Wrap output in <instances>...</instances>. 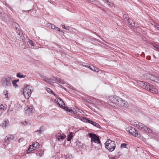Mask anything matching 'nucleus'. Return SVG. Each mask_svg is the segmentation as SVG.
<instances>
[{
	"label": "nucleus",
	"mask_w": 159,
	"mask_h": 159,
	"mask_svg": "<svg viewBox=\"0 0 159 159\" xmlns=\"http://www.w3.org/2000/svg\"><path fill=\"white\" fill-rule=\"evenodd\" d=\"M25 113L28 115H30V114L32 113L33 110V107L32 106L26 107L25 109Z\"/></svg>",
	"instance_id": "11"
},
{
	"label": "nucleus",
	"mask_w": 159,
	"mask_h": 159,
	"mask_svg": "<svg viewBox=\"0 0 159 159\" xmlns=\"http://www.w3.org/2000/svg\"><path fill=\"white\" fill-rule=\"evenodd\" d=\"M62 28H64L66 30H69L70 29V27L69 26L66 27L64 25H62Z\"/></svg>",
	"instance_id": "40"
},
{
	"label": "nucleus",
	"mask_w": 159,
	"mask_h": 159,
	"mask_svg": "<svg viewBox=\"0 0 159 159\" xmlns=\"http://www.w3.org/2000/svg\"><path fill=\"white\" fill-rule=\"evenodd\" d=\"M73 133L70 132V134L68 135L67 138V141H69L71 140L73 137Z\"/></svg>",
	"instance_id": "24"
},
{
	"label": "nucleus",
	"mask_w": 159,
	"mask_h": 159,
	"mask_svg": "<svg viewBox=\"0 0 159 159\" xmlns=\"http://www.w3.org/2000/svg\"><path fill=\"white\" fill-rule=\"evenodd\" d=\"M127 144L125 143H121L120 145V147L121 148H126Z\"/></svg>",
	"instance_id": "42"
},
{
	"label": "nucleus",
	"mask_w": 159,
	"mask_h": 159,
	"mask_svg": "<svg viewBox=\"0 0 159 159\" xmlns=\"http://www.w3.org/2000/svg\"><path fill=\"white\" fill-rule=\"evenodd\" d=\"M150 92L152 93H158V90L154 87L153 89L150 90Z\"/></svg>",
	"instance_id": "26"
},
{
	"label": "nucleus",
	"mask_w": 159,
	"mask_h": 159,
	"mask_svg": "<svg viewBox=\"0 0 159 159\" xmlns=\"http://www.w3.org/2000/svg\"><path fill=\"white\" fill-rule=\"evenodd\" d=\"M89 136L91 139V141L92 143L93 142H94L95 143H97L98 144L101 143L98 136L93 133H90L89 134Z\"/></svg>",
	"instance_id": "6"
},
{
	"label": "nucleus",
	"mask_w": 159,
	"mask_h": 159,
	"mask_svg": "<svg viewBox=\"0 0 159 159\" xmlns=\"http://www.w3.org/2000/svg\"><path fill=\"white\" fill-rule=\"evenodd\" d=\"M143 77L144 79L147 80H149L152 81L159 83V77L152 75L151 74L146 72L143 74Z\"/></svg>",
	"instance_id": "3"
},
{
	"label": "nucleus",
	"mask_w": 159,
	"mask_h": 159,
	"mask_svg": "<svg viewBox=\"0 0 159 159\" xmlns=\"http://www.w3.org/2000/svg\"><path fill=\"white\" fill-rule=\"evenodd\" d=\"M43 132V130L42 129V127H41L39 129L35 131V132H37V134H42Z\"/></svg>",
	"instance_id": "25"
},
{
	"label": "nucleus",
	"mask_w": 159,
	"mask_h": 159,
	"mask_svg": "<svg viewBox=\"0 0 159 159\" xmlns=\"http://www.w3.org/2000/svg\"><path fill=\"white\" fill-rule=\"evenodd\" d=\"M99 70V69L96 67H95L94 66V70H93V71L96 72H98Z\"/></svg>",
	"instance_id": "46"
},
{
	"label": "nucleus",
	"mask_w": 159,
	"mask_h": 159,
	"mask_svg": "<svg viewBox=\"0 0 159 159\" xmlns=\"http://www.w3.org/2000/svg\"><path fill=\"white\" fill-rule=\"evenodd\" d=\"M108 104L109 105H111V104H110V102H109V103H108Z\"/></svg>",
	"instance_id": "60"
},
{
	"label": "nucleus",
	"mask_w": 159,
	"mask_h": 159,
	"mask_svg": "<svg viewBox=\"0 0 159 159\" xmlns=\"http://www.w3.org/2000/svg\"><path fill=\"white\" fill-rule=\"evenodd\" d=\"M153 47L156 49L159 50V45L157 44H154L153 45Z\"/></svg>",
	"instance_id": "43"
},
{
	"label": "nucleus",
	"mask_w": 159,
	"mask_h": 159,
	"mask_svg": "<svg viewBox=\"0 0 159 159\" xmlns=\"http://www.w3.org/2000/svg\"><path fill=\"white\" fill-rule=\"evenodd\" d=\"M155 28H156L158 30H159V25H156L155 26Z\"/></svg>",
	"instance_id": "49"
},
{
	"label": "nucleus",
	"mask_w": 159,
	"mask_h": 159,
	"mask_svg": "<svg viewBox=\"0 0 159 159\" xmlns=\"http://www.w3.org/2000/svg\"><path fill=\"white\" fill-rule=\"evenodd\" d=\"M12 77L10 76L6 75L2 77L0 80L1 86L5 88L11 87Z\"/></svg>",
	"instance_id": "1"
},
{
	"label": "nucleus",
	"mask_w": 159,
	"mask_h": 159,
	"mask_svg": "<svg viewBox=\"0 0 159 159\" xmlns=\"http://www.w3.org/2000/svg\"><path fill=\"white\" fill-rule=\"evenodd\" d=\"M3 93L4 94L5 98H8V92L7 90H5L3 91Z\"/></svg>",
	"instance_id": "35"
},
{
	"label": "nucleus",
	"mask_w": 159,
	"mask_h": 159,
	"mask_svg": "<svg viewBox=\"0 0 159 159\" xmlns=\"http://www.w3.org/2000/svg\"><path fill=\"white\" fill-rule=\"evenodd\" d=\"M63 109L66 111H67L70 112L71 113V111H73V110L72 109H69L67 107H63Z\"/></svg>",
	"instance_id": "34"
},
{
	"label": "nucleus",
	"mask_w": 159,
	"mask_h": 159,
	"mask_svg": "<svg viewBox=\"0 0 159 159\" xmlns=\"http://www.w3.org/2000/svg\"><path fill=\"white\" fill-rule=\"evenodd\" d=\"M106 0H103V1L104 2H105Z\"/></svg>",
	"instance_id": "59"
},
{
	"label": "nucleus",
	"mask_w": 159,
	"mask_h": 159,
	"mask_svg": "<svg viewBox=\"0 0 159 159\" xmlns=\"http://www.w3.org/2000/svg\"><path fill=\"white\" fill-rule=\"evenodd\" d=\"M109 99L110 101V103H114L116 100L119 102L120 101H122V99L119 98L118 97H116V98L113 96H110L109 97Z\"/></svg>",
	"instance_id": "10"
},
{
	"label": "nucleus",
	"mask_w": 159,
	"mask_h": 159,
	"mask_svg": "<svg viewBox=\"0 0 159 159\" xmlns=\"http://www.w3.org/2000/svg\"><path fill=\"white\" fill-rule=\"evenodd\" d=\"M56 101L59 106L62 108L63 107V106L65 105V103L63 102V101L61 98H57L56 99Z\"/></svg>",
	"instance_id": "15"
},
{
	"label": "nucleus",
	"mask_w": 159,
	"mask_h": 159,
	"mask_svg": "<svg viewBox=\"0 0 159 159\" xmlns=\"http://www.w3.org/2000/svg\"><path fill=\"white\" fill-rule=\"evenodd\" d=\"M14 80V81H16V82L17 83V82L19 81V80L18 79L17 80Z\"/></svg>",
	"instance_id": "56"
},
{
	"label": "nucleus",
	"mask_w": 159,
	"mask_h": 159,
	"mask_svg": "<svg viewBox=\"0 0 159 159\" xmlns=\"http://www.w3.org/2000/svg\"><path fill=\"white\" fill-rule=\"evenodd\" d=\"M134 135L135 137L138 138L140 137V134L139 133H138V132L137 131L136 132H135V135Z\"/></svg>",
	"instance_id": "45"
},
{
	"label": "nucleus",
	"mask_w": 159,
	"mask_h": 159,
	"mask_svg": "<svg viewBox=\"0 0 159 159\" xmlns=\"http://www.w3.org/2000/svg\"><path fill=\"white\" fill-rule=\"evenodd\" d=\"M82 65L85 67H86L87 68H89L90 67V66L87 63H82Z\"/></svg>",
	"instance_id": "30"
},
{
	"label": "nucleus",
	"mask_w": 159,
	"mask_h": 159,
	"mask_svg": "<svg viewBox=\"0 0 159 159\" xmlns=\"http://www.w3.org/2000/svg\"><path fill=\"white\" fill-rule=\"evenodd\" d=\"M24 38V37L22 34L20 36H17L16 37L17 39L20 41L23 40Z\"/></svg>",
	"instance_id": "23"
},
{
	"label": "nucleus",
	"mask_w": 159,
	"mask_h": 159,
	"mask_svg": "<svg viewBox=\"0 0 159 159\" xmlns=\"http://www.w3.org/2000/svg\"><path fill=\"white\" fill-rule=\"evenodd\" d=\"M107 5L109 7H115V4L113 2L109 1Z\"/></svg>",
	"instance_id": "27"
},
{
	"label": "nucleus",
	"mask_w": 159,
	"mask_h": 159,
	"mask_svg": "<svg viewBox=\"0 0 159 159\" xmlns=\"http://www.w3.org/2000/svg\"><path fill=\"white\" fill-rule=\"evenodd\" d=\"M145 132H146L148 134H151L152 133V131L151 129L147 127V129H146Z\"/></svg>",
	"instance_id": "36"
},
{
	"label": "nucleus",
	"mask_w": 159,
	"mask_h": 159,
	"mask_svg": "<svg viewBox=\"0 0 159 159\" xmlns=\"http://www.w3.org/2000/svg\"><path fill=\"white\" fill-rule=\"evenodd\" d=\"M66 137V136L63 134L58 133L56 137L58 140L63 139Z\"/></svg>",
	"instance_id": "18"
},
{
	"label": "nucleus",
	"mask_w": 159,
	"mask_h": 159,
	"mask_svg": "<svg viewBox=\"0 0 159 159\" xmlns=\"http://www.w3.org/2000/svg\"><path fill=\"white\" fill-rule=\"evenodd\" d=\"M151 57L150 56H148L146 57V59L148 60H150L151 59Z\"/></svg>",
	"instance_id": "53"
},
{
	"label": "nucleus",
	"mask_w": 159,
	"mask_h": 159,
	"mask_svg": "<svg viewBox=\"0 0 159 159\" xmlns=\"http://www.w3.org/2000/svg\"><path fill=\"white\" fill-rule=\"evenodd\" d=\"M60 85V86L61 88H62V85Z\"/></svg>",
	"instance_id": "58"
},
{
	"label": "nucleus",
	"mask_w": 159,
	"mask_h": 159,
	"mask_svg": "<svg viewBox=\"0 0 159 159\" xmlns=\"http://www.w3.org/2000/svg\"><path fill=\"white\" fill-rule=\"evenodd\" d=\"M47 90L48 92L49 93H51L52 94L55 95L56 94H54L53 93V91L51 90L50 89L47 88Z\"/></svg>",
	"instance_id": "39"
},
{
	"label": "nucleus",
	"mask_w": 159,
	"mask_h": 159,
	"mask_svg": "<svg viewBox=\"0 0 159 159\" xmlns=\"http://www.w3.org/2000/svg\"><path fill=\"white\" fill-rule=\"evenodd\" d=\"M87 1H90V2H93L94 1V0H86Z\"/></svg>",
	"instance_id": "55"
},
{
	"label": "nucleus",
	"mask_w": 159,
	"mask_h": 159,
	"mask_svg": "<svg viewBox=\"0 0 159 159\" xmlns=\"http://www.w3.org/2000/svg\"><path fill=\"white\" fill-rule=\"evenodd\" d=\"M38 149V148L37 147H34V146H33V145H31L29 147V148L27 151V153H28L30 152H32L33 151H36L37 149Z\"/></svg>",
	"instance_id": "17"
},
{
	"label": "nucleus",
	"mask_w": 159,
	"mask_h": 159,
	"mask_svg": "<svg viewBox=\"0 0 159 159\" xmlns=\"http://www.w3.org/2000/svg\"><path fill=\"white\" fill-rule=\"evenodd\" d=\"M64 89H65V90H66V89L65 88H64Z\"/></svg>",
	"instance_id": "62"
},
{
	"label": "nucleus",
	"mask_w": 159,
	"mask_h": 159,
	"mask_svg": "<svg viewBox=\"0 0 159 159\" xmlns=\"http://www.w3.org/2000/svg\"><path fill=\"white\" fill-rule=\"evenodd\" d=\"M32 145H33L34 147H37V148H38L39 146V143L36 142H34Z\"/></svg>",
	"instance_id": "31"
},
{
	"label": "nucleus",
	"mask_w": 159,
	"mask_h": 159,
	"mask_svg": "<svg viewBox=\"0 0 159 159\" xmlns=\"http://www.w3.org/2000/svg\"><path fill=\"white\" fill-rule=\"evenodd\" d=\"M55 30L57 31H59L61 33L60 34H61L62 33H63V32L62 31H60V29L59 28L57 27H56V28L55 29Z\"/></svg>",
	"instance_id": "47"
},
{
	"label": "nucleus",
	"mask_w": 159,
	"mask_h": 159,
	"mask_svg": "<svg viewBox=\"0 0 159 159\" xmlns=\"http://www.w3.org/2000/svg\"><path fill=\"white\" fill-rule=\"evenodd\" d=\"M24 140V139L23 138H21L20 139H19V140H18V142L19 143H20L21 142H22V141H23Z\"/></svg>",
	"instance_id": "52"
},
{
	"label": "nucleus",
	"mask_w": 159,
	"mask_h": 159,
	"mask_svg": "<svg viewBox=\"0 0 159 159\" xmlns=\"http://www.w3.org/2000/svg\"><path fill=\"white\" fill-rule=\"evenodd\" d=\"M135 125L139 130L145 132L146 129H147V126L139 122L138 124H136V123L135 122Z\"/></svg>",
	"instance_id": "8"
},
{
	"label": "nucleus",
	"mask_w": 159,
	"mask_h": 159,
	"mask_svg": "<svg viewBox=\"0 0 159 159\" xmlns=\"http://www.w3.org/2000/svg\"><path fill=\"white\" fill-rule=\"evenodd\" d=\"M16 76L17 77L20 78H24L26 77V75L22 74L20 73H17Z\"/></svg>",
	"instance_id": "22"
},
{
	"label": "nucleus",
	"mask_w": 159,
	"mask_h": 159,
	"mask_svg": "<svg viewBox=\"0 0 159 159\" xmlns=\"http://www.w3.org/2000/svg\"><path fill=\"white\" fill-rule=\"evenodd\" d=\"M82 121H83V122L86 123H89L90 124H91L92 125H93L98 128H101L100 126L99 125V124L98 123H97L94 121L90 120L86 117H82Z\"/></svg>",
	"instance_id": "7"
},
{
	"label": "nucleus",
	"mask_w": 159,
	"mask_h": 159,
	"mask_svg": "<svg viewBox=\"0 0 159 159\" xmlns=\"http://www.w3.org/2000/svg\"><path fill=\"white\" fill-rule=\"evenodd\" d=\"M27 123V121H25V123Z\"/></svg>",
	"instance_id": "61"
},
{
	"label": "nucleus",
	"mask_w": 159,
	"mask_h": 159,
	"mask_svg": "<svg viewBox=\"0 0 159 159\" xmlns=\"http://www.w3.org/2000/svg\"><path fill=\"white\" fill-rule=\"evenodd\" d=\"M6 6L10 10H12V8L10 6V5L8 4H6Z\"/></svg>",
	"instance_id": "50"
},
{
	"label": "nucleus",
	"mask_w": 159,
	"mask_h": 159,
	"mask_svg": "<svg viewBox=\"0 0 159 159\" xmlns=\"http://www.w3.org/2000/svg\"><path fill=\"white\" fill-rule=\"evenodd\" d=\"M28 42L30 43V44L32 46H34V43L32 40H31L29 39Z\"/></svg>",
	"instance_id": "41"
},
{
	"label": "nucleus",
	"mask_w": 159,
	"mask_h": 159,
	"mask_svg": "<svg viewBox=\"0 0 159 159\" xmlns=\"http://www.w3.org/2000/svg\"><path fill=\"white\" fill-rule=\"evenodd\" d=\"M147 84V85L146 89L148 90L149 91H150V90L153 89V88L154 87L152 85L148 83Z\"/></svg>",
	"instance_id": "20"
},
{
	"label": "nucleus",
	"mask_w": 159,
	"mask_h": 159,
	"mask_svg": "<svg viewBox=\"0 0 159 159\" xmlns=\"http://www.w3.org/2000/svg\"><path fill=\"white\" fill-rule=\"evenodd\" d=\"M6 109V107L2 104L0 105V110H4Z\"/></svg>",
	"instance_id": "44"
},
{
	"label": "nucleus",
	"mask_w": 159,
	"mask_h": 159,
	"mask_svg": "<svg viewBox=\"0 0 159 159\" xmlns=\"http://www.w3.org/2000/svg\"><path fill=\"white\" fill-rule=\"evenodd\" d=\"M48 26L49 27H50L52 29H54L56 28L55 26L54 25L51 23L48 24Z\"/></svg>",
	"instance_id": "33"
},
{
	"label": "nucleus",
	"mask_w": 159,
	"mask_h": 159,
	"mask_svg": "<svg viewBox=\"0 0 159 159\" xmlns=\"http://www.w3.org/2000/svg\"><path fill=\"white\" fill-rule=\"evenodd\" d=\"M89 68L91 70L93 71V70H94V66L92 65L91 66H90V67Z\"/></svg>",
	"instance_id": "51"
},
{
	"label": "nucleus",
	"mask_w": 159,
	"mask_h": 159,
	"mask_svg": "<svg viewBox=\"0 0 159 159\" xmlns=\"http://www.w3.org/2000/svg\"><path fill=\"white\" fill-rule=\"evenodd\" d=\"M126 25L128 26L130 28H133L134 27L135 23L132 21L130 19L125 21Z\"/></svg>",
	"instance_id": "13"
},
{
	"label": "nucleus",
	"mask_w": 159,
	"mask_h": 159,
	"mask_svg": "<svg viewBox=\"0 0 159 159\" xmlns=\"http://www.w3.org/2000/svg\"><path fill=\"white\" fill-rule=\"evenodd\" d=\"M14 138V136L12 135H8L6 136L5 139L4 143L7 145H8L10 143V141L13 139Z\"/></svg>",
	"instance_id": "9"
},
{
	"label": "nucleus",
	"mask_w": 159,
	"mask_h": 159,
	"mask_svg": "<svg viewBox=\"0 0 159 159\" xmlns=\"http://www.w3.org/2000/svg\"><path fill=\"white\" fill-rule=\"evenodd\" d=\"M129 133L131 134L132 135H135V132H136V130L133 127H130V129L128 130Z\"/></svg>",
	"instance_id": "19"
},
{
	"label": "nucleus",
	"mask_w": 159,
	"mask_h": 159,
	"mask_svg": "<svg viewBox=\"0 0 159 159\" xmlns=\"http://www.w3.org/2000/svg\"><path fill=\"white\" fill-rule=\"evenodd\" d=\"M123 17L125 21V20H129V19L128 16L126 14H124L123 15Z\"/></svg>",
	"instance_id": "38"
},
{
	"label": "nucleus",
	"mask_w": 159,
	"mask_h": 159,
	"mask_svg": "<svg viewBox=\"0 0 159 159\" xmlns=\"http://www.w3.org/2000/svg\"><path fill=\"white\" fill-rule=\"evenodd\" d=\"M66 158V159H71L72 158V156L70 154H67L65 156Z\"/></svg>",
	"instance_id": "37"
},
{
	"label": "nucleus",
	"mask_w": 159,
	"mask_h": 159,
	"mask_svg": "<svg viewBox=\"0 0 159 159\" xmlns=\"http://www.w3.org/2000/svg\"><path fill=\"white\" fill-rule=\"evenodd\" d=\"M9 121L5 119L2 121V122L0 124V125L3 128H6L7 126H8L9 125Z\"/></svg>",
	"instance_id": "16"
},
{
	"label": "nucleus",
	"mask_w": 159,
	"mask_h": 159,
	"mask_svg": "<svg viewBox=\"0 0 159 159\" xmlns=\"http://www.w3.org/2000/svg\"><path fill=\"white\" fill-rule=\"evenodd\" d=\"M105 148L110 152H112L115 148L116 144L114 141L108 140L105 143Z\"/></svg>",
	"instance_id": "4"
},
{
	"label": "nucleus",
	"mask_w": 159,
	"mask_h": 159,
	"mask_svg": "<svg viewBox=\"0 0 159 159\" xmlns=\"http://www.w3.org/2000/svg\"><path fill=\"white\" fill-rule=\"evenodd\" d=\"M43 80L48 83L52 85H53L52 83H53L54 82L56 83L59 82L61 84L65 83V82L63 80L57 77H54L52 79L44 77L43 78Z\"/></svg>",
	"instance_id": "2"
},
{
	"label": "nucleus",
	"mask_w": 159,
	"mask_h": 159,
	"mask_svg": "<svg viewBox=\"0 0 159 159\" xmlns=\"http://www.w3.org/2000/svg\"><path fill=\"white\" fill-rule=\"evenodd\" d=\"M32 87L30 85H27L23 90V94L26 98H28L32 93Z\"/></svg>",
	"instance_id": "5"
},
{
	"label": "nucleus",
	"mask_w": 159,
	"mask_h": 159,
	"mask_svg": "<svg viewBox=\"0 0 159 159\" xmlns=\"http://www.w3.org/2000/svg\"><path fill=\"white\" fill-rule=\"evenodd\" d=\"M77 109L78 110V111L79 112H80V113H82V112L83 113H84V111H82L81 110L79 109V108H77Z\"/></svg>",
	"instance_id": "48"
},
{
	"label": "nucleus",
	"mask_w": 159,
	"mask_h": 159,
	"mask_svg": "<svg viewBox=\"0 0 159 159\" xmlns=\"http://www.w3.org/2000/svg\"><path fill=\"white\" fill-rule=\"evenodd\" d=\"M15 24H16V30H19V25L17 24V23H15ZM16 33H17V36H20V35H21V34H20V31L19 30H17V31H16Z\"/></svg>",
	"instance_id": "21"
},
{
	"label": "nucleus",
	"mask_w": 159,
	"mask_h": 159,
	"mask_svg": "<svg viewBox=\"0 0 159 159\" xmlns=\"http://www.w3.org/2000/svg\"><path fill=\"white\" fill-rule=\"evenodd\" d=\"M138 84L143 89H146L148 83L147 82H144L143 81H139L138 82Z\"/></svg>",
	"instance_id": "14"
},
{
	"label": "nucleus",
	"mask_w": 159,
	"mask_h": 159,
	"mask_svg": "<svg viewBox=\"0 0 159 159\" xmlns=\"http://www.w3.org/2000/svg\"><path fill=\"white\" fill-rule=\"evenodd\" d=\"M122 105L123 106H124V107H127L128 106V103L126 101H122Z\"/></svg>",
	"instance_id": "32"
},
{
	"label": "nucleus",
	"mask_w": 159,
	"mask_h": 159,
	"mask_svg": "<svg viewBox=\"0 0 159 159\" xmlns=\"http://www.w3.org/2000/svg\"><path fill=\"white\" fill-rule=\"evenodd\" d=\"M109 1L108 0H106L105 2H105V3H106L107 4L108 3V2H109Z\"/></svg>",
	"instance_id": "54"
},
{
	"label": "nucleus",
	"mask_w": 159,
	"mask_h": 159,
	"mask_svg": "<svg viewBox=\"0 0 159 159\" xmlns=\"http://www.w3.org/2000/svg\"><path fill=\"white\" fill-rule=\"evenodd\" d=\"M44 152L42 150L40 151L37 153L36 155L37 156L41 157L44 153Z\"/></svg>",
	"instance_id": "29"
},
{
	"label": "nucleus",
	"mask_w": 159,
	"mask_h": 159,
	"mask_svg": "<svg viewBox=\"0 0 159 159\" xmlns=\"http://www.w3.org/2000/svg\"><path fill=\"white\" fill-rule=\"evenodd\" d=\"M12 82L11 84H12L13 86H14L15 88H16L18 87V85L16 84V81L12 80Z\"/></svg>",
	"instance_id": "28"
},
{
	"label": "nucleus",
	"mask_w": 159,
	"mask_h": 159,
	"mask_svg": "<svg viewBox=\"0 0 159 159\" xmlns=\"http://www.w3.org/2000/svg\"><path fill=\"white\" fill-rule=\"evenodd\" d=\"M30 11V10H27V11H27L28 12H29V11Z\"/></svg>",
	"instance_id": "57"
},
{
	"label": "nucleus",
	"mask_w": 159,
	"mask_h": 159,
	"mask_svg": "<svg viewBox=\"0 0 159 159\" xmlns=\"http://www.w3.org/2000/svg\"><path fill=\"white\" fill-rule=\"evenodd\" d=\"M71 111V113L74 114V116H73L75 118L79 119L82 121V117L81 118L80 115L74 109H73V111Z\"/></svg>",
	"instance_id": "12"
}]
</instances>
